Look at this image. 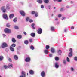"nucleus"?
Masks as SVG:
<instances>
[{"label": "nucleus", "mask_w": 77, "mask_h": 77, "mask_svg": "<svg viewBox=\"0 0 77 77\" xmlns=\"http://www.w3.org/2000/svg\"><path fill=\"white\" fill-rule=\"evenodd\" d=\"M45 72L44 71H43L41 73V75L42 77H45Z\"/></svg>", "instance_id": "1a4fd4ad"}, {"label": "nucleus", "mask_w": 77, "mask_h": 77, "mask_svg": "<svg viewBox=\"0 0 77 77\" xmlns=\"http://www.w3.org/2000/svg\"><path fill=\"white\" fill-rule=\"evenodd\" d=\"M15 46H16V45L14 43L12 44L11 45L12 47H15Z\"/></svg>", "instance_id": "2f4dec72"}, {"label": "nucleus", "mask_w": 77, "mask_h": 77, "mask_svg": "<svg viewBox=\"0 0 77 77\" xmlns=\"http://www.w3.org/2000/svg\"><path fill=\"white\" fill-rule=\"evenodd\" d=\"M21 38H22V36L21 35H19L17 36V38L18 39H21Z\"/></svg>", "instance_id": "aec40b11"}, {"label": "nucleus", "mask_w": 77, "mask_h": 77, "mask_svg": "<svg viewBox=\"0 0 77 77\" xmlns=\"http://www.w3.org/2000/svg\"><path fill=\"white\" fill-rule=\"evenodd\" d=\"M42 32V30L41 28H39L38 30V34H41Z\"/></svg>", "instance_id": "0eeeda50"}, {"label": "nucleus", "mask_w": 77, "mask_h": 77, "mask_svg": "<svg viewBox=\"0 0 77 77\" xmlns=\"http://www.w3.org/2000/svg\"><path fill=\"white\" fill-rule=\"evenodd\" d=\"M31 26L32 27L33 29H35V27H34V26H35V23H32L31 25Z\"/></svg>", "instance_id": "5701e85b"}, {"label": "nucleus", "mask_w": 77, "mask_h": 77, "mask_svg": "<svg viewBox=\"0 0 77 77\" xmlns=\"http://www.w3.org/2000/svg\"><path fill=\"white\" fill-rule=\"evenodd\" d=\"M57 16L58 18H60V17H62V14H58L57 15Z\"/></svg>", "instance_id": "c756f323"}, {"label": "nucleus", "mask_w": 77, "mask_h": 77, "mask_svg": "<svg viewBox=\"0 0 77 77\" xmlns=\"http://www.w3.org/2000/svg\"><path fill=\"white\" fill-rule=\"evenodd\" d=\"M14 28L15 29H19V27H18V26H14Z\"/></svg>", "instance_id": "a878e982"}, {"label": "nucleus", "mask_w": 77, "mask_h": 77, "mask_svg": "<svg viewBox=\"0 0 77 77\" xmlns=\"http://www.w3.org/2000/svg\"><path fill=\"white\" fill-rule=\"evenodd\" d=\"M66 72L67 73H69V71H67Z\"/></svg>", "instance_id": "338daca9"}, {"label": "nucleus", "mask_w": 77, "mask_h": 77, "mask_svg": "<svg viewBox=\"0 0 77 77\" xmlns=\"http://www.w3.org/2000/svg\"><path fill=\"white\" fill-rule=\"evenodd\" d=\"M58 53L59 55H60L62 54V51L60 50H59L58 51Z\"/></svg>", "instance_id": "a211bd4d"}, {"label": "nucleus", "mask_w": 77, "mask_h": 77, "mask_svg": "<svg viewBox=\"0 0 77 77\" xmlns=\"http://www.w3.org/2000/svg\"><path fill=\"white\" fill-rule=\"evenodd\" d=\"M3 18L5 20H8V15L6 13L4 14L3 15Z\"/></svg>", "instance_id": "7ed1b4c3"}, {"label": "nucleus", "mask_w": 77, "mask_h": 77, "mask_svg": "<svg viewBox=\"0 0 77 77\" xmlns=\"http://www.w3.org/2000/svg\"><path fill=\"white\" fill-rule=\"evenodd\" d=\"M37 2L39 3H42V0H37Z\"/></svg>", "instance_id": "cd10ccee"}, {"label": "nucleus", "mask_w": 77, "mask_h": 77, "mask_svg": "<svg viewBox=\"0 0 77 77\" xmlns=\"http://www.w3.org/2000/svg\"><path fill=\"white\" fill-rule=\"evenodd\" d=\"M49 57H53V54H50L49 55Z\"/></svg>", "instance_id": "603ef678"}, {"label": "nucleus", "mask_w": 77, "mask_h": 77, "mask_svg": "<svg viewBox=\"0 0 77 77\" xmlns=\"http://www.w3.org/2000/svg\"><path fill=\"white\" fill-rule=\"evenodd\" d=\"M70 53H72V49L70 48L69 50Z\"/></svg>", "instance_id": "79ce46f5"}, {"label": "nucleus", "mask_w": 77, "mask_h": 77, "mask_svg": "<svg viewBox=\"0 0 77 77\" xmlns=\"http://www.w3.org/2000/svg\"><path fill=\"white\" fill-rule=\"evenodd\" d=\"M29 72L30 74L32 75H33L34 74V72L32 70H30Z\"/></svg>", "instance_id": "2eb2a0df"}, {"label": "nucleus", "mask_w": 77, "mask_h": 77, "mask_svg": "<svg viewBox=\"0 0 77 77\" xmlns=\"http://www.w3.org/2000/svg\"><path fill=\"white\" fill-rule=\"evenodd\" d=\"M4 31L6 33H10L11 32V29H9L8 28H6L5 29Z\"/></svg>", "instance_id": "f257e3e1"}, {"label": "nucleus", "mask_w": 77, "mask_h": 77, "mask_svg": "<svg viewBox=\"0 0 77 77\" xmlns=\"http://www.w3.org/2000/svg\"><path fill=\"white\" fill-rule=\"evenodd\" d=\"M14 58L15 60H18V57L17 55L14 56Z\"/></svg>", "instance_id": "b1692460"}, {"label": "nucleus", "mask_w": 77, "mask_h": 77, "mask_svg": "<svg viewBox=\"0 0 77 77\" xmlns=\"http://www.w3.org/2000/svg\"><path fill=\"white\" fill-rule=\"evenodd\" d=\"M3 12H4V13L5 12H6V9H5L3 10H2Z\"/></svg>", "instance_id": "8fccbe9b"}, {"label": "nucleus", "mask_w": 77, "mask_h": 77, "mask_svg": "<svg viewBox=\"0 0 77 77\" xmlns=\"http://www.w3.org/2000/svg\"><path fill=\"white\" fill-rule=\"evenodd\" d=\"M8 59L9 61L10 62H11L12 61V60H11V59L9 58Z\"/></svg>", "instance_id": "3c124183"}, {"label": "nucleus", "mask_w": 77, "mask_h": 77, "mask_svg": "<svg viewBox=\"0 0 77 77\" xmlns=\"http://www.w3.org/2000/svg\"><path fill=\"white\" fill-rule=\"evenodd\" d=\"M51 31H54V28L53 27H51Z\"/></svg>", "instance_id": "e433bc0d"}, {"label": "nucleus", "mask_w": 77, "mask_h": 77, "mask_svg": "<svg viewBox=\"0 0 77 77\" xmlns=\"http://www.w3.org/2000/svg\"><path fill=\"white\" fill-rule=\"evenodd\" d=\"M20 14H21V15L23 17H24L25 16V15L26 14V13L23 11L21 10L20 11Z\"/></svg>", "instance_id": "20e7f679"}, {"label": "nucleus", "mask_w": 77, "mask_h": 77, "mask_svg": "<svg viewBox=\"0 0 77 77\" xmlns=\"http://www.w3.org/2000/svg\"><path fill=\"white\" fill-rule=\"evenodd\" d=\"M54 9H56V7H54Z\"/></svg>", "instance_id": "774afa93"}, {"label": "nucleus", "mask_w": 77, "mask_h": 77, "mask_svg": "<svg viewBox=\"0 0 77 77\" xmlns=\"http://www.w3.org/2000/svg\"><path fill=\"white\" fill-rule=\"evenodd\" d=\"M2 35L3 37H5V36H6V35L5 34H3Z\"/></svg>", "instance_id": "052dcab7"}, {"label": "nucleus", "mask_w": 77, "mask_h": 77, "mask_svg": "<svg viewBox=\"0 0 77 77\" xmlns=\"http://www.w3.org/2000/svg\"><path fill=\"white\" fill-rule=\"evenodd\" d=\"M48 8V9H50V5H48V7H47Z\"/></svg>", "instance_id": "13d9d810"}, {"label": "nucleus", "mask_w": 77, "mask_h": 77, "mask_svg": "<svg viewBox=\"0 0 77 77\" xmlns=\"http://www.w3.org/2000/svg\"><path fill=\"white\" fill-rule=\"evenodd\" d=\"M60 12H63V8H61L60 9Z\"/></svg>", "instance_id": "58836bf2"}, {"label": "nucleus", "mask_w": 77, "mask_h": 77, "mask_svg": "<svg viewBox=\"0 0 77 77\" xmlns=\"http://www.w3.org/2000/svg\"><path fill=\"white\" fill-rule=\"evenodd\" d=\"M67 30H66V29H64V32H66V31H67Z\"/></svg>", "instance_id": "e2e57ef3"}, {"label": "nucleus", "mask_w": 77, "mask_h": 77, "mask_svg": "<svg viewBox=\"0 0 77 77\" xmlns=\"http://www.w3.org/2000/svg\"><path fill=\"white\" fill-rule=\"evenodd\" d=\"M55 67L56 68H58L59 66L58 65V63H55Z\"/></svg>", "instance_id": "ddd939ff"}, {"label": "nucleus", "mask_w": 77, "mask_h": 77, "mask_svg": "<svg viewBox=\"0 0 77 77\" xmlns=\"http://www.w3.org/2000/svg\"><path fill=\"white\" fill-rule=\"evenodd\" d=\"M12 67V64L11 63H9L8 66V68H11Z\"/></svg>", "instance_id": "4468645a"}, {"label": "nucleus", "mask_w": 77, "mask_h": 77, "mask_svg": "<svg viewBox=\"0 0 77 77\" xmlns=\"http://www.w3.org/2000/svg\"><path fill=\"white\" fill-rule=\"evenodd\" d=\"M59 57H56L55 58V60L56 61H57L59 60Z\"/></svg>", "instance_id": "7c9ffc66"}, {"label": "nucleus", "mask_w": 77, "mask_h": 77, "mask_svg": "<svg viewBox=\"0 0 77 77\" xmlns=\"http://www.w3.org/2000/svg\"><path fill=\"white\" fill-rule=\"evenodd\" d=\"M48 51V50H44V53H45V54H47Z\"/></svg>", "instance_id": "f704fd0d"}, {"label": "nucleus", "mask_w": 77, "mask_h": 77, "mask_svg": "<svg viewBox=\"0 0 77 77\" xmlns=\"http://www.w3.org/2000/svg\"><path fill=\"white\" fill-rule=\"evenodd\" d=\"M6 9L9 10L10 9V7H9V4H8L6 5Z\"/></svg>", "instance_id": "9d476101"}, {"label": "nucleus", "mask_w": 77, "mask_h": 77, "mask_svg": "<svg viewBox=\"0 0 77 77\" xmlns=\"http://www.w3.org/2000/svg\"><path fill=\"white\" fill-rule=\"evenodd\" d=\"M44 8V5H41V8L42 9H43V8Z\"/></svg>", "instance_id": "864d4df0"}, {"label": "nucleus", "mask_w": 77, "mask_h": 77, "mask_svg": "<svg viewBox=\"0 0 77 77\" xmlns=\"http://www.w3.org/2000/svg\"><path fill=\"white\" fill-rule=\"evenodd\" d=\"M44 2L45 3H48L49 2V0H44Z\"/></svg>", "instance_id": "473e14b6"}, {"label": "nucleus", "mask_w": 77, "mask_h": 77, "mask_svg": "<svg viewBox=\"0 0 77 77\" xmlns=\"http://www.w3.org/2000/svg\"><path fill=\"white\" fill-rule=\"evenodd\" d=\"M24 43L25 44H29V42L28 41V40H26L24 41Z\"/></svg>", "instance_id": "4be33fe9"}, {"label": "nucleus", "mask_w": 77, "mask_h": 77, "mask_svg": "<svg viewBox=\"0 0 77 77\" xmlns=\"http://www.w3.org/2000/svg\"><path fill=\"white\" fill-rule=\"evenodd\" d=\"M71 70L72 71H74V68H73V67H71Z\"/></svg>", "instance_id": "09e8293b"}, {"label": "nucleus", "mask_w": 77, "mask_h": 77, "mask_svg": "<svg viewBox=\"0 0 77 77\" xmlns=\"http://www.w3.org/2000/svg\"><path fill=\"white\" fill-rule=\"evenodd\" d=\"M29 40L30 42H32V41H33V39H32V38L30 39Z\"/></svg>", "instance_id": "c03bdc74"}, {"label": "nucleus", "mask_w": 77, "mask_h": 77, "mask_svg": "<svg viewBox=\"0 0 77 77\" xmlns=\"http://www.w3.org/2000/svg\"><path fill=\"white\" fill-rule=\"evenodd\" d=\"M4 67L5 69H7V68H8V66H7L6 65H5Z\"/></svg>", "instance_id": "37998d69"}, {"label": "nucleus", "mask_w": 77, "mask_h": 77, "mask_svg": "<svg viewBox=\"0 0 77 77\" xmlns=\"http://www.w3.org/2000/svg\"><path fill=\"white\" fill-rule=\"evenodd\" d=\"M23 34H24V35H26V32H23Z\"/></svg>", "instance_id": "4d7b16f0"}, {"label": "nucleus", "mask_w": 77, "mask_h": 77, "mask_svg": "<svg viewBox=\"0 0 77 77\" xmlns=\"http://www.w3.org/2000/svg\"><path fill=\"white\" fill-rule=\"evenodd\" d=\"M66 60L68 62H70V60H69V58L67 57L66 59Z\"/></svg>", "instance_id": "c85d7f7f"}, {"label": "nucleus", "mask_w": 77, "mask_h": 77, "mask_svg": "<svg viewBox=\"0 0 77 77\" xmlns=\"http://www.w3.org/2000/svg\"><path fill=\"white\" fill-rule=\"evenodd\" d=\"M26 20H30V18L29 17H27L26 18Z\"/></svg>", "instance_id": "bf43d9fd"}, {"label": "nucleus", "mask_w": 77, "mask_h": 77, "mask_svg": "<svg viewBox=\"0 0 77 77\" xmlns=\"http://www.w3.org/2000/svg\"><path fill=\"white\" fill-rule=\"evenodd\" d=\"M66 7L68 8H69V6L68 5H67V6H66Z\"/></svg>", "instance_id": "69168bd1"}, {"label": "nucleus", "mask_w": 77, "mask_h": 77, "mask_svg": "<svg viewBox=\"0 0 77 77\" xmlns=\"http://www.w3.org/2000/svg\"><path fill=\"white\" fill-rule=\"evenodd\" d=\"M8 47V44L5 43H3L2 44V48H4L5 47Z\"/></svg>", "instance_id": "f03ea898"}, {"label": "nucleus", "mask_w": 77, "mask_h": 77, "mask_svg": "<svg viewBox=\"0 0 77 77\" xmlns=\"http://www.w3.org/2000/svg\"><path fill=\"white\" fill-rule=\"evenodd\" d=\"M26 21H29V23H32L33 21V20H26Z\"/></svg>", "instance_id": "dca6fc26"}, {"label": "nucleus", "mask_w": 77, "mask_h": 77, "mask_svg": "<svg viewBox=\"0 0 77 77\" xmlns=\"http://www.w3.org/2000/svg\"><path fill=\"white\" fill-rule=\"evenodd\" d=\"M58 2H62V0H56Z\"/></svg>", "instance_id": "5fc2aeb1"}, {"label": "nucleus", "mask_w": 77, "mask_h": 77, "mask_svg": "<svg viewBox=\"0 0 77 77\" xmlns=\"http://www.w3.org/2000/svg\"><path fill=\"white\" fill-rule=\"evenodd\" d=\"M18 18L17 17H15L14 19V20H17Z\"/></svg>", "instance_id": "680f3d73"}, {"label": "nucleus", "mask_w": 77, "mask_h": 77, "mask_svg": "<svg viewBox=\"0 0 77 77\" xmlns=\"http://www.w3.org/2000/svg\"><path fill=\"white\" fill-rule=\"evenodd\" d=\"M72 52H69V57H71L72 56Z\"/></svg>", "instance_id": "bb28decb"}, {"label": "nucleus", "mask_w": 77, "mask_h": 77, "mask_svg": "<svg viewBox=\"0 0 77 77\" xmlns=\"http://www.w3.org/2000/svg\"><path fill=\"white\" fill-rule=\"evenodd\" d=\"M74 60L75 61H77V57H75L74 58Z\"/></svg>", "instance_id": "a18cd8bd"}, {"label": "nucleus", "mask_w": 77, "mask_h": 77, "mask_svg": "<svg viewBox=\"0 0 77 77\" xmlns=\"http://www.w3.org/2000/svg\"><path fill=\"white\" fill-rule=\"evenodd\" d=\"M3 59V57L2 56H0V61H2Z\"/></svg>", "instance_id": "393cba45"}, {"label": "nucleus", "mask_w": 77, "mask_h": 77, "mask_svg": "<svg viewBox=\"0 0 77 77\" xmlns=\"http://www.w3.org/2000/svg\"><path fill=\"white\" fill-rule=\"evenodd\" d=\"M30 35L32 37H35V33H31L30 34Z\"/></svg>", "instance_id": "f3484780"}, {"label": "nucleus", "mask_w": 77, "mask_h": 77, "mask_svg": "<svg viewBox=\"0 0 77 77\" xmlns=\"http://www.w3.org/2000/svg\"><path fill=\"white\" fill-rule=\"evenodd\" d=\"M66 19V17H62V20H65Z\"/></svg>", "instance_id": "49530a36"}, {"label": "nucleus", "mask_w": 77, "mask_h": 77, "mask_svg": "<svg viewBox=\"0 0 77 77\" xmlns=\"http://www.w3.org/2000/svg\"><path fill=\"white\" fill-rule=\"evenodd\" d=\"M51 53H54L55 52V49H54L53 48H51Z\"/></svg>", "instance_id": "9b49d317"}, {"label": "nucleus", "mask_w": 77, "mask_h": 77, "mask_svg": "<svg viewBox=\"0 0 77 77\" xmlns=\"http://www.w3.org/2000/svg\"><path fill=\"white\" fill-rule=\"evenodd\" d=\"M74 26H72L71 27V29L72 30H73V29H74Z\"/></svg>", "instance_id": "6e6d98bb"}, {"label": "nucleus", "mask_w": 77, "mask_h": 77, "mask_svg": "<svg viewBox=\"0 0 77 77\" xmlns=\"http://www.w3.org/2000/svg\"><path fill=\"white\" fill-rule=\"evenodd\" d=\"M10 49L11 51L14 52V48H13V47H12L11 46L10 47Z\"/></svg>", "instance_id": "6ab92c4d"}, {"label": "nucleus", "mask_w": 77, "mask_h": 77, "mask_svg": "<svg viewBox=\"0 0 77 77\" xmlns=\"http://www.w3.org/2000/svg\"><path fill=\"white\" fill-rule=\"evenodd\" d=\"M26 62H29L30 61V57H27L25 59Z\"/></svg>", "instance_id": "f8f14e48"}, {"label": "nucleus", "mask_w": 77, "mask_h": 77, "mask_svg": "<svg viewBox=\"0 0 77 77\" xmlns=\"http://www.w3.org/2000/svg\"><path fill=\"white\" fill-rule=\"evenodd\" d=\"M6 26L7 27H11V25H10V24L9 23H8L7 24Z\"/></svg>", "instance_id": "72a5a7b5"}, {"label": "nucleus", "mask_w": 77, "mask_h": 77, "mask_svg": "<svg viewBox=\"0 0 77 77\" xmlns=\"http://www.w3.org/2000/svg\"><path fill=\"white\" fill-rule=\"evenodd\" d=\"M63 63L64 65H66V61L65 60H64L63 61Z\"/></svg>", "instance_id": "a19ab883"}, {"label": "nucleus", "mask_w": 77, "mask_h": 77, "mask_svg": "<svg viewBox=\"0 0 77 77\" xmlns=\"http://www.w3.org/2000/svg\"><path fill=\"white\" fill-rule=\"evenodd\" d=\"M32 14H35V17H38V12L36 11H32Z\"/></svg>", "instance_id": "423d86ee"}, {"label": "nucleus", "mask_w": 77, "mask_h": 77, "mask_svg": "<svg viewBox=\"0 0 77 77\" xmlns=\"http://www.w3.org/2000/svg\"><path fill=\"white\" fill-rule=\"evenodd\" d=\"M12 41L13 43H15L16 42V40L14 38H12Z\"/></svg>", "instance_id": "412c9836"}, {"label": "nucleus", "mask_w": 77, "mask_h": 77, "mask_svg": "<svg viewBox=\"0 0 77 77\" xmlns=\"http://www.w3.org/2000/svg\"><path fill=\"white\" fill-rule=\"evenodd\" d=\"M30 48L31 49V50H34V48L33 46L32 45L30 47Z\"/></svg>", "instance_id": "4c0bfd02"}, {"label": "nucleus", "mask_w": 77, "mask_h": 77, "mask_svg": "<svg viewBox=\"0 0 77 77\" xmlns=\"http://www.w3.org/2000/svg\"><path fill=\"white\" fill-rule=\"evenodd\" d=\"M49 48H50V46H49L47 45L46 46V48L47 50H48L49 49Z\"/></svg>", "instance_id": "c9c22d12"}, {"label": "nucleus", "mask_w": 77, "mask_h": 77, "mask_svg": "<svg viewBox=\"0 0 77 77\" xmlns=\"http://www.w3.org/2000/svg\"><path fill=\"white\" fill-rule=\"evenodd\" d=\"M14 17V14H11L9 16V18L10 19H12Z\"/></svg>", "instance_id": "6e6552de"}, {"label": "nucleus", "mask_w": 77, "mask_h": 77, "mask_svg": "<svg viewBox=\"0 0 77 77\" xmlns=\"http://www.w3.org/2000/svg\"><path fill=\"white\" fill-rule=\"evenodd\" d=\"M70 3H71V4H73V3H74V2H72V1H71L70 2Z\"/></svg>", "instance_id": "0e129e2a"}, {"label": "nucleus", "mask_w": 77, "mask_h": 77, "mask_svg": "<svg viewBox=\"0 0 77 77\" xmlns=\"http://www.w3.org/2000/svg\"><path fill=\"white\" fill-rule=\"evenodd\" d=\"M5 6H3L2 7L1 9L2 10H4V9H5Z\"/></svg>", "instance_id": "ea45409f"}, {"label": "nucleus", "mask_w": 77, "mask_h": 77, "mask_svg": "<svg viewBox=\"0 0 77 77\" xmlns=\"http://www.w3.org/2000/svg\"><path fill=\"white\" fill-rule=\"evenodd\" d=\"M13 21H14V23H16L17 22V20H13Z\"/></svg>", "instance_id": "de8ad7c7"}, {"label": "nucleus", "mask_w": 77, "mask_h": 77, "mask_svg": "<svg viewBox=\"0 0 77 77\" xmlns=\"http://www.w3.org/2000/svg\"><path fill=\"white\" fill-rule=\"evenodd\" d=\"M26 73L24 71H23L21 73V75L20 76V77H25Z\"/></svg>", "instance_id": "39448f33"}]
</instances>
